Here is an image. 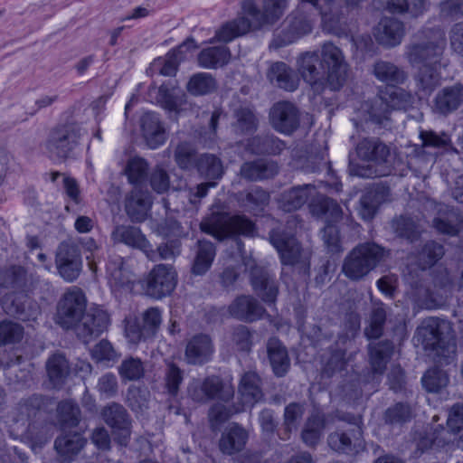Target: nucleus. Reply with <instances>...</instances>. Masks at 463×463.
Segmentation results:
<instances>
[{
	"mask_svg": "<svg viewBox=\"0 0 463 463\" xmlns=\"http://www.w3.org/2000/svg\"><path fill=\"white\" fill-rule=\"evenodd\" d=\"M286 0H262L259 5L253 0L241 3V15L223 24L215 33L211 43H229L256 31L274 24L283 14Z\"/></svg>",
	"mask_w": 463,
	"mask_h": 463,
	"instance_id": "f257e3e1",
	"label": "nucleus"
},
{
	"mask_svg": "<svg viewBox=\"0 0 463 463\" xmlns=\"http://www.w3.org/2000/svg\"><path fill=\"white\" fill-rule=\"evenodd\" d=\"M355 152L359 159L368 164L361 165L350 159L348 169L351 175L375 178L390 175H407L403 168L399 169L402 160L378 137L363 138L357 143Z\"/></svg>",
	"mask_w": 463,
	"mask_h": 463,
	"instance_id": "f03ea898",
	"label": "nucleus"
},
{
	"mask_svg": "<svg viewBox=\"0 0 463 463\" xmlns=\"http://www.w3.org/2000/svg\"><path fill=\"white\" fill-rule=\"evenodd\" d=\"M446 44V35L442 28L426 27L418 33L416 41L408 45L405 56L412 66H440Z\"/></svg>",
	"mask_w": 463,
	"mask_h": 463,
	"instance_id": "7ed1b4c3",
	"label": "nucleus"
},
{
	"mask_svg": "<svg viewBox=\"0 0 463 463\" xmlns=\"http://www.w3.org/2000/svg\"><path fill=\"white\" fill-rule=\"evenodd\" d=\"M200 229L217 239L235 237L238 248L241 250L243 243L238 236L254 237L257 234L255 222L244 214L229 215L226 213H213L200 223Z\"/></svg>",
	"mask_w": 463,
	"mask_h": 463,
	"instance_id": "20e7f679",
	"label": "nucleus"
},
{
	"mask_svg": "<svg viewBox=\"0 0 463 463\" xmlns=\"http://www.w3.org/2000/svg\"><path fill=\"white\" fill-rule=\"evenodd\" d=\"M390 256V250L375 242L355 246L345 257L343 272L352 280H360Z\"/></svg>",
	"mask_w": 463,
	"mask_h": 463,
	"instance_id": "39448f33",
	"label": "nucleus"
},
{
	"mask_svg": "<svg viewBox=\"0 0 463 463\" xmlns=\"http://www.w3.org/2000/svg\"><path fill=\"white\" fill-rule=\"evenodd\" d=\"M269 240L279 253L284 265H298L304 274L309 273V253L303 251L297 239L279 229H273Z\"/></svg>",
	"mask_w": 463,
	"mask_h": 463,
	"instance_id": "423d86ee",
	"label": "nucleus"
},
{
	"mask_svg": "<svg viewBox=\"0 0 463 463\" xmlns=\"http://www.w3.org/2000/svg\"><path fill=\"white\" fill-rule=\"evenodd\" d=\"M326 75V85L331 90H339L349 76V65L340 48L326 43L321 48L320 57Z\"/></svg>",
	"mask_w": 463,
	"mask_h": 463,
	"instance_id": "0eeeda50",
	"label": "nucleus"
},
{
	"mask_svg": "<svg viewBox=\"0 0 463 463\" xmlns=\"http://www.w3.org/2000/svg\"><path fill=\"white\" fill-rule=\"evenodd\" d=\"M340 420L347 421V426L328 435V446L339 453L354 454L362 446V419L360 416L346 414L340 417Z\"/></svg>",
	"mask_w": 463,
	"mask_h": 463,
	"instance_id": "6e6552de",
	"label": "nucleus"
},
{
	"mask_svg": "<svg viewBox=\"0 0 463 463\" xmlns=\"http://www.w3.org/2000/svg\"><path fill=\"white\" fill-rule=\"evenodd\" d=\"M450 323L438 317H427L417 327L414 339L425 350L439 352L446 347L451 337Z\"/></svg>",
	"mask_w": 463,
	"mask_h": 463,
	"instance_id": "1a4fd4ad",
	"label": "nucleus"
},
{
	"mask_svg": "<svg viewBox=\"0 0 463 463\" xmlns=\"http://www.w3.org/2000/svg\"><path fill=\"white\" fill-rule=\"evenodd\" d=\"M100 417L111 429L114 441L127 447L132 433V419L127 409L120 403L111 402L101 409Z\"/></svg>",
	"mask_w": 463,
	"mask_h": 463,
	"instance_id": "9d476101",
	"label": "nucleus"
},
{
	"mask_svg": "<svg viewBox=\"0 0 463 463\" xmlns=\"http://www.w3.org/2000/svg\"><path fill=\"white\" fill-rule=\"evenodd\" d=\"M81 128L76 123H69L54 128L48 137V151L59 159H67L73 155L74 148L79 145Z\"/></svg>",
	"mask_w": 463,
	"mask_h": 463,
	"instance_id": "9b49d317",
	"label": "nucleus"
},
{
	"mask_svg": "<svg viewBox=\"0 0 463 463\" xmlns=\"http://www.w3.org/2000/svg\"><path fill=\"white\" fill-rule=\"evenodd\" d=\"M86 311L85 296L80 288H75L67 291L60 299L55 321L62 328L76 330Z\"/></svg>",
	"mask_w": 463,
	"mask_h": 463,
	"instance_id": "f8f14e48",
	"label": "nucleus"
},
{
	"mask_svg": "<svg viewBox=\"0 0 463 463\" xmlns=\"http://www.w3.org/2000/svg\"><path fill=\"white\" fill-rule=\"evenodd\" d=\"M176 272L172 265L157 264L142 281L145 295L160 299L170 295L176 286Z\"/></svg>",
	"mask_w": 463,
	"mask_h": 463,
	"instance_id": "ddd939ff",
	"label": "nucleus"
},
{
	"mask_svg": "<svg viewBox=\"0 0 463 463\" xmlns=\"http://www.w3.org/2000/svg\"><path fill=\"white\" fill-rule=\"evenodd\" d=\"M189 396L196 402H207L210 400L220 399L230 401L234 395L231 385L223 383L218 376L206 377L203 382L194 381L188 388Z\"/></svg>",
	"mask_w": 463,
	"mask_h": 463,
	"instance_id": "4468645a",
	"label": "nucleus"
},
{
	"mask_svg": "<svg viewBox=\"0 0 463 463\" xmlns=\"http://www.w3.org/2000/svg\"><path fill=\"white\" fill-rule=\"evenodd\" d=\"M393 352L394 345L388 339L372 342L368 345L370 371L364 378L365 383H373V387L381 383Z\"/></svg>",
	"mask_w": 463,
	"mask_h": 463,
	"instance_id": "2eb2a0df",
	"label": "nucleus"
},
{
	"mask_svg": "<svg viewBox=\"0 0 463 463\" xmlns=\"http://www.w3.org/2000/svg\"><path fill=\"white\" fill-rule=\"evenodd\" d=\"M55 264L64 280H76L82 269L80 250L71 241L61 242L56 250Z\"/></svg>",
	"mask_w": 463,
	"mask_h": 463,
	"instance_id": "dca6fc26",
	"label": "nucleus"
},
{
	"mask_svg": "<svg viewBox=\"0 0 463 463\" xmlns=\"http://www.w3.org/2000/svg\"><path fill=\"white\" fill-rule=\"evenodd\" d=\"M298 71L302 79L311 85L317 93H321L326 85V76L320 56L316 52H306L297 60Z\"/></svg>",
	"mask_w": 463,
	"mask_h": 463,
	"instance_id": "f3484780",
	"label": "nucleus"
},
{
	"mask_svg": "<svg viewBox=\"0 0 463 463\" xmlns=\"http://www.w3.org/2000/svg\"><path fill=\"white\" fill-rule=\"evenodd\" d=\"M147 95L169 112L179 114L186 109V94L171 81L164 82L158 88L156 85H151Z\"/></svg>",
	"mask_w": 463,
	"mask_h": 463,
	"instance_id": "a211bd4d",
	"label": "nucleus"
},
{
	"mask_svg": "<svg viewBox=\"0 0 463 463\" xmlns=\"http://www.w3.org/2000/svg\"><path fill=\"white\" fill-rule=\"evenodd\" d=\"M109 324V317L105 310L97 307H90L80 320L76 334L87 344L106 331Z\"/></svg>",
	"mask_w": 463,
	"mask_h": 463,
	"instance_id": "6ab92c4d",
	"label": "nucleus"
},
{
	"mask_svg": "<svg viewBox=\"0 0 463 463\" xmlns=\"http://www.w3.org/2000/svg\"><path fill=\"white\" fill-rule=\"evenodd\" d=\"M250 282L254 292L268 305L275 304L279 294V286L274 275L260 266L250 267Z\"/></svg>",
	"mask_w": 463,
	"mask_h": 463,
	"instance_id": "aec40b11",
	"label": "nucleus"
},
{
	"mask_svg": "<svg viewBox=\"0 0 463 463\" xmlns=\"http://www.w3.org/2000/svg\"><path fill=\"white\" fill-rule=\"evenodd\" d=\"M152 195L142 186H134L125 199V212L134 223L144 222L150 215Z\"/></svg>",
	"mask_w": 463,
	"mask_h": 463,
	"instance_id": "412c9836",
	"label": "nucleus"
},
{
	"mask_svg": "<svg viewBox=\"0 0 463 463\" xmlns=\"http://www.w3.org/2000/svg\"><path fill=\"white\" fill-rule=\"evenodd\" d=\"M5 311L23 321H35L41 315L38 304L24 293H12L5 296Z\"/></svg>",
	"mask_w": 463,
	"mask_h": 463,
	"instance_id": "4be33fe9",
	"label": "nucleus"
},
{
	"mask_svg": "<svg viewBox=\"0 0 463 463\" xmlns=\"http://www.w3.org/2000/svg\"><path fill=\"white\" fill-rule=\"evenodd\" d=\"M269 120L277 131L289 135L299 127V112L291 102L279 101L271 107Z\"/></svg>",
	"mask_w": 463,
	"mask_h": 463,
	"instance_id": "5701e85b",
	"label": "nucleus"
},
{
	"mask_svg": "<svg viewBox=\"0 0 463 463\" xmlns=\"http://www.w3.org/2000/svg\"><path fill=\"white\" fill-rule=\"evenodd\" d=\"M463 105V83L455 82L440 89L432 101V111L448 116Z\"/></svg>",
	"mask_w": 463,
	"mask_h": 463,
	"instance_id": "b1692460",
	"label": "nucleus"
},
{
	"mask_svg": "<svg viewBox=\"0 0 463 463\" xmlns=\"http://www.w3.org/2000/svg\"><path fill=\"white\" fill-rule=\"evenodd\" d=\"M390 112L378 91L376 97L372 101H367L361 105L356 117L352 121L357 129L363 128L364 123L371 122L376 125H383L384 121L389 119Z\"/></svg>",
	"mask_w": 463,
	"mask_h": 463,
	"instance_id": "393cba45",
	"label": "nucleus"
},
{
	"mask_svg": "<svg viewBox=\"0 0 463 463\" xmlns=\"http://www.w3.org/2000/svg\"><path fill=\"white\" fill-rule=\"evenodd\" d=\"M228 312L241 321L254 322L263 317L266 309L254 297L241 295L230 304Z\"/></svg>",
	"mask_w": 463,
	"mask_h": 463,
	"instance_id": "a878e982",
	"label": "nucleus"
},
{
	"mask_svg": "<svg viewBox=\"0 0 463 463\" xmlns=\"http://www.w3.org/2000/svg\"><path fill=\"white\" fill-rule=\"evenodd\" d=\"M249 439V432L241 425L230 423L222 433L218 442L219 449L224 455L232 456L241 452Z\"/></svg>",
	"mask_w": 463,
	"mask_h": 463,
	"instance_id": "bb28decb",
	"label": "nucleus"
},
{
	"mask_svg": "<svg viewBox=\"0 0 463 463\" xmlns=\"http://www.w3.org/2000/svg\"><path fill=\"white\" fill-rule=\"evenodd\" d=\"M279 171L275 161L259 158L244 162L240 168V176L249 182H258L273 178Z\"/></svg>",
	"mask_w": 463,
	"mask_h": 463,
	"instance_id": "cd10ccee",
	"label": "nucleus"
},
{
	"mask_svg": "<svg viewBox=\"0 0 463 463\" xmlns=\"http://www.w3.org/2000/svg\"><path fill=\"white\" fill-rule=\"evenodd\" d=\"M111 241L143 252L148 248L149 242L139 227L130 224H116L111 232Z\"/></svg>",
	"mask_w": 463,
	"mask_h": 463,
	"instance_id": "c85d7f7f",
	"label": "nucleus"
},
{
	"mask_svg": "<svg viewBox=\"0 0 463 463\" xmlns=\"http://www.w3.org/2000/svg\"><path fill=\"white\" fill-rule=\"evenodd\" d=\"M390 195V188L383 184H377L369 188L360 199L359 214L364 221H371L376 214L378 207Z\"/></svg>",
	"mask_w": 463,
	"mask_h": 463,
	"instance_id": "c756f323",
	"label": "nucleus"
},
{
	"mask_svg": "<svg viewBox=\"0 0 463 463\" xmlns=\"http://www.w3.org/2000/svg\"><path fill=\"white\" fill-rule=\"evenodd\" d=\"M213 353L211 337L205 334L194 335L185 347L184 357L188 364L200 365L208 362Z\"/></svg>",
	"mask_w": 463,
	"mask_h": 463,
	"instance_id": "7c9ffc66",
	"label": "nucleus"
},
{
	"mask_svg": "<svg viewBox=\"0 0 463 463\" xmlns=\"http://www.w3.org/2000/svg\"><path fill=\"white\" fill-rule=\"evenodd\" d=\"M440 66L426 64L420 66L413 76L416 94L420 99L428 98L441 84Z\"/></svg>",
	"mask_w": 463,
	"mask_h": 463,
	"instance_id": "2f4dec72",
	"label": "nucleus"
},
{
	"mask_svg": "<svg viewBox=\"0 0 463 463\" xmlns=\"http://www.w3.org/2000/svg\"><path fill=\"white\" fill-rule=\"evenodd\" d=\"M239 204L253 215L261 214L270 201L269 193L260 186H252L236 194Z\"/></svg>",
	"mask_w": 463,
	"mask_h": 463,
	"instance_id": "473e14b6",
	"label": "nucleus"
},
{
	"mask_svg": "<svg viewBox=\"0 0 463 463\" xmlns=\"http://www.w3.org/2000/svg\"><path fill=\"white\" fill-rule=\"evenodd\" d=\"M315 193L316 187L311 184L293 186L280 194L279 207L288 213L297 211L313 197Z\"/></svg>",
	"mask_w": 463,
	"mask_h": 463,
	"instance_id": "72a5a7b5",
	"label": "nucleus"
},
{
	"mask_svg": "<svg viewBox=\"0 0 463 463\" xmlns=\"http://www.w3.org/2000/svg\"><path fill=\"white\" fill-rule=\"evenodd\" d=\"M268 358L273 373L283 377L290 368V358L287 347L278 337H270L266 344Z\"/></svg>",
	"mask_w": 463,
	"mask_h": 463,
	"instance_id": "f704fd0d",
	"label": "nucleus"
},
{
	"mask_svg": "<svg viewBox=\"0 0 463 463\" xmlns=\"http://www.w3.org/2000/svg\"><path fill=\"white\" fill-rule=\"evenodd\" d=\"M143 137L150 148L161 146L166 138L165 129L157 114L146 112L140 118Z\"/></svg>",
	"mask_w": 463,
	"mask_h": 463,
	"instance_id": "c9c22d12",
	"label": "nucleus"
},
{
	"mask_svg": "<svg viewBox=\"0 0 463 463\" xmlns=\"http://www.w3.org/2000/svg\"><path fill=\"white\" fill-rule=\"evenodd\" d=\"M403 34L404 26L401 21L384 17L378 24L374 36L380 44L394 47L401 43Z\"/></svg>",
	"mask_w": 463,
	"mask_h": 463,
	"instance_id": "e433bc0d",
	"label": "nucleus"
},
{
	"mask_svg": "<svg viewBox=\"0 0 463 463\" xmlns=\"http://www.w3.org/2000/svg\"><path fill=\"white\" fill-rule=\"evenodd\" d=\"M267 78L271 83L287 91H294L299 84L296 72L283 61L273 62L268 70Z\"/></svg>",
	"mask_w": 463,
	"mask_h": 463,
	"instance_id": "4c0bfd02",
	"label": "nucleus"
},
{
	"mask_svg": "<svg viewBox=\"0 0 463 463\" xmlns=\"http://www.w3.org/2000/svg\"><path fill=\"white\" fill-rule=\"evenodd\" d=\"M109 280L112 288L116 290H131L133 276L124 268V260L120 256L110 257L107 265Z\"/></svg>",
	"mask_w": 463,
	"mask_h": 463,
	"instance_id": "58836bf2",
	"label": "nucleus"
},
{
	"mask_svg": "<svg viewBox=\"0 0 463 463\" xmlns=\"http://www.w3.org/2000/svg\"><path fill=\"white\" fill-rule=\"evenodd\" d=\"M259 126V118L254 109L248 106H239L233 109L232 130L238 136L250 135L255 132Z\"/></svg>",
	"mask_w": 463,
	"mask_h": 463,
	"instance_id": "ea45409f",
	"label": "nucleus"
},
{
	"mask_svg": "<svg viewBox=\"0 0 463 463\" xmlns=\"http://www.w3.org/2000/svg\"><path fill=\"white\" fill-rule=\"evenodd\" d=\"M197 45L193 38H188L176 49L169 52L165 57L158 58L156 64L161 65L160 74L164 76H175L180 61L184 59L186 52L195 50Z\"/></svg>",
	"mask_w": 463,
	"mask_h": 463,
	"instance_id": "a19ab883",
	"label": "nucleus"
},
{
	"mask_svg": "<svg viewBox=\"0 0 463 463\" xmlns=\"http://www.w3.org/2000/svg\"><path fill=\"white\" fill-rule=\"evenodd\" d=\"M373 74L378 80L386 83V87L402 85L408 80V73L402 68L383 60L374 62Z\"/></svg>",
	"mask_w": 463,
	"mask_h": 463,
	"instance_id": "79ce46f5",
	"label": "nucleus"
},
{
	"mask_svg": "<svg viewBox=\"0 0 463 463\" xmlns=\"http://www.w3.org/2000/svg\"><path fill=\"white\" fill-rule=\"evenodd\" d=\"M216 255L215 245L207 240H198L191 272L196 276L204 275L211 268Z\"/></svg>",
	"mask_w": 463,
	"mask_h": 463,
	"instance_id": "37998d69",
	"label": "nucleus"
},
{
	"mask_svg": "<svg viewBox=\"0 0 463 463\" xmlns=\"http://www.w3.org/2000/svg\"><path fill=\"white\" fill-rule=\"evenodd\" d=\"M411 298L420 307L424 309H436L445 304V297L439 291L430 289V287L420 282L412 285Z\"/></svg>",
	"mask_w": 463,
	"mask_h": 463,
	"instance_id": "c03bdc74",
	"label": "nucleus"
},
{
	"mask_svg": "<svg viewBox=\"0 0 463 463\" xmlns=\"http://www.w3.org/2000/svg\"><path fill=\"white\" fill-rule=\"evenodd\" d=\"M239 393L244 404L254 405L263 398L261 379L254 372L245 373L240 382Z\"/></svg>",
	"mask_w": 463,
	"mask_h": 463,
	"instance_id": "a18cd8bd",
	"label": "nucleus"
},
{
	"mask_svg": "<svg viewBox=\"0 0 463 463\" xmlns=\"http://www.w3.org/2000/svg\"><path fill=\"white\" fill-rule=\"evenodd\" d=\"M378 91L390 111L394 109L406 110L411 108L414 103L412 94L397 86L380 87Z\"/></svg>",
	"mask_w": 463,
	"mask_h": 463,
	"instance_id": "49530a36",
	"label": "nucleus"
},
{
	"mask_svg": "<svg viewBox=\"0 0 463 463\" xmlns=\"http://www.w3.org/2000/svg\"><path fill=\"white\" fill-rule=\"evenodd\" d=\"M247 147L256 155H279L286 144L274 135H257L248 140Z\"/></svg>",
	"mask_w": 463,
	"mask_h": 463,
	"instance_id": "de8ad7c7",
	"label": "nucleus"
},
{
	"mask_svg": "<svg viewBox=\"0 0 463 463\" xmlns=\"http://www.w3.org/2000/svg\"><path fill=\"white\" fill-rule=\"evenodd\" d=\"M314 216L325 219L328 223L338 222L343 216V211L338 203L329 197L320 196L310 204Z\"/></svg>",
	"mask_w": 463,
	"mask_h": 463,
	"instance_id": "09e8293b",
	"label": "nucleus"
},
{
	"mask_svg": "<svg viewBox=\"0 0 463 463\" xmlns=\"http://www.w3.org/2000/svg\"><path fill=\"white\" fill-rule=\"evenodd\" d=\"M85 444L86 439L80 434L73 432L59 436L55 439L54 448L63 460H70Z\"/></svg>",
	"mask_w": 463,
	"mask_h": 463,
	"instance_id": "8fccbe9b",
	"label": "nucleus"
},
{
	"mask_svg": "<svg viewBox=\"0 0 463 463\" xmlns=\"http://www.w3.org/2000/svg\"><path fill=\"white\" fill-rule=\"evenodd\" d=\"M325 427V415L319 411L311 413L307 419L305 427L301 433V438L304 443L309 447L317 445L321 438Z\"/></svg>",
	"mask_w": 463,
	"mask_h": 463,
	"instance_id": "3c124183",
	"label": "nucleus"
},
{
	"mask_svg": "<svg viewBox=\"0 0 463 463\" xmlns=\"http://www.w3.org/2000/svg\"><path fill=\"white\" fill-rule=\"evenodd\" d=\"M46 370L49 380L55 388L62 385L70 373L69 363L61 354H55L48 359Z\"/></svg>",
	"mask_w": 463,
	"mask_h": 463,
	"instance_id": "603ef678",
	"label": "nucleus"
},
{
	"mask_svg": "<svg viewBox=\"0 0 463 463\" xmlns=\"http://www.w3.org/2000/svg\"><path fill=\"white\" fill-rule=\"evenodd\" d=\"M231 52L226 46H213L203 49L198 55V61L202 67L216 68L227 64Z\"/></svg>",
	"mask_w": 463,
	"mask_h": 463,
	"instance_id": "864d4df0",
	"label": "nucleus"
},
{
	"mask_svg": "<svg viewBox=\"0 0 463 463\" xmlns=\"http://www.w3.org/2000/svg\"><path fill=\"white\" fill-rule=\"evenodd\" d=\"M195 168L202 177L209 181L220 179L223 175L221 159L212 154L201 155Z\"/></svg>",
	"mask_w": 463,
	"mask_h": 463,
	"instance_id": "5fc2aeb1",
	"label": "nucleus"
},
{
	"mask_svg": "<svg viewBox=\"0 0 463 463\" xmlns=\"http://www.w3.org/2000/svg\"><path fill=\"white\" fill-rule=\"evenodd\" d=\"M442 244L429 241L425 242L417 253V263L421 269H427L435 265L444 255Z\"/></svg>",
	"mask_w": 463,
	"mask_h": 463,
	"instance_id": "6e6d98bb",
	"label": "nucleus"
},
{
	"mask_svg": "<svg viewBox=\"0 0 463 463\" xmlns=\"http://www.w3.org/2000/svg\"><path fill=\"white\" fill-rule=\"evenodd\" d=\"M27 282V271L19 265H13L5 269L0 276V286L5 288L24 289Z\"/></svg>",
	"mask_w": 463,
	"mask_h": 463,
	"instance_id": "4d7b16f0",
	"label": "nucleus"
},
{
	"mask_svg": "<svg viewBox=\"0 0 463 463\" xmlns=\"http://www.w3.org/2000/svg\"><path fill=\"white\" fill-rule=\"evenodd\" d=\"M392 227L399 237L411 242L420 238L422 231L420 224L413 218L402 215L392 220Z\"/></svg>",
	"mask_w": 463,
	"mask_h": 463,
	"instance_id": "13d9d810",
	"label": "nucleus"
},
{
	"mask_svg": "<svg viewBox=\"0 0 463 463\" xmlns=\"http://www.w3.org/2000/svg\"><path fill=\"white\" fill-rule=\"evenodd\" d=\"M181 252V241L177 239L169 240L157 246L156 250L152 249L148 242V248L146 249L145 254L151 261L159 260H175Z\"/></svg>",
	"mask_w": 463,
	"mask_h": 463,
	"instance_id": "bf43d9fd",
	"label": "nucleus"
},
{
	"mask_svg": "<svg viewBox=\"0 0 463 463\" xmlns=\"http://www.w3.org/2000/svg\"><path fill=\"white\" fill-rule=\"evenodd\" d=\"M386 9L392 14L408 13L417 17L427 10L425 0H385Z\"/></svg>",
	"mask_w": 463,
	"mask_h": 463,
	"instance_id": "052dcab7",
	"label": "nucleus"
},
{
	"mask_svg": "<svg viewBox=\"0 0 463 463\" xmlns=\"http://www.w3.org/2000/svg\"><path fill=\"white\" fill-rule=\"evenodd\" d=\"M305 412L304 405L299 402H290L285 407L283 415V433L281 439H288L293 430H296Z\"/></svg>",
	"mask_w": 463,
	"mask_h": 463,
	"instance_id": "680f3d73",
	"label": "nucleus"
},
{
	"mask_svg": "<svg viewBox=\"0 0 463 463\" xmlns=\"http://www.w3.org/2000/svg\"><path fill=\"white\" fill-rule=\"evenodd\" d=\"M118 371L123 381H138L145 375L144 363L138 357H126L121 362Z\"/></svg>",
	"mask_w": 463,
	"mask_h": 463,
	"instance_id": "e2e57ef3",
	"label": "nucleus"
},
{
	"mask_svg": "<svg viewBox=\"0 0 463 463\" xmlns=\"http://www.w3.org/2000/svg\"><path fill=\"white\" fill-rule=\"evenodd\" d=\"M386 317L387 313L383 304L373 307L370 315L369 325L364 329L367 338L378 339L382 336Z\"/></svg>",
	"mask_w": 463,
	"mask_h": 463,
	"instance_id": "0e129e2a",
	"label": "nucleus"
},
{
	"mask_svg": "<svg viewBox=\"0 0 463 463\" xmlns=\"http://www.w3.org/2000/svg\"><path fill=\"white\" fill-rule=\"evenodd\" d=\"M412 418V410L406 402H397L387 408L383 420L388 425H402Z\"/></svg>",
	"mask_w": 463,
	"mask_h": 463,
	"instance_id": "69168bd1",
	"label": "nucleus"
},
{
	"mask_svg": "<svg viewBox=\"0 0 463 463\" xmlns=\"http://www.w3.org/2000/svg\"><path fill=\"white\" fill-rule=\"evenodd\" d=\"M216 89V81L209 73L194 74L187 83V90L194 95H205Z\"/></svg>",
	"mask_w": 463,
	"mask_h": 463,
	"instance_id": "338daca9",
	"label": "nucleus"
},
{
	"mask_svg": "<svg viewBox=\"0 0 463 463\" xmlns=\"http://www.w3.org/2000/svg\"><path fill=\"white\" fill-rule=\"evenodd\" d=\"M198 158L195 148L187 142L180 143L175 150V163L184 170L195 168Z\"/></svg>",
	"mask_w": 463,
	"mask_h": 463,
	"instance_id": "774afa93",
	"label": "nucleus"
}]
</instances>
